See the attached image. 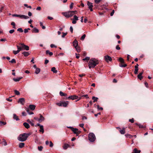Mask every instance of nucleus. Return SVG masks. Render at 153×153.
I'll return each instance as SVG.
<instances>
[{"label": "nucleus", "mask_w": 153, "mask_h": 153, "mask_svg": "<svg viewBox=\"0 0 153 153\" xmlns=\"http://www.w3.org/2000/svg\"><path fill=\"white\" fill-rule=\"evenodd\" d=\"M99 64V62L97 59L94 58H91L90 59L88 63V66L89 68H94L97 65Z\"/></svg>", "instance_id": "nucleus-1"}, {"label": "nucleus", "mask_w": 153, "mask_h": 153, "mask_svg": "<svg viewBox=\"0 0 153 153\" xmlns=\"http://www.w3.org/2000/svg\"><path fill=\"white\" fill-rule=\"evenodd\" d=\"M77 13L76 11H68L67 12L63 13H62L66 17L69 18L72 16L74 14Z\"/></svg>", "instance_id": "nucleus-2"}, {"label": "nucleus", "mask_w": 153, "mask_h": 153, "mask_svg": "<svg viewBox=\"0 0 153 153\" xmlns=\"http://www.w3.org/2000/svg\"><path fill=\"white\" fill-rule=\"evenodd\" d=\"M24 133L20 134L18 137V140L21 142L25 141L27 139V136Z\"/></svg>", "instance_id": "nucleus-3"}, {"label": "nucleus", "mask_w": 153, "mask_h": 153, "mask_svg": "<svg viewBox=\"0 0 153 153\" xmlns=\"http://www.w3.org/2000/svg\"><path fill=\"white\" fill-rule=\"evenodd\" d=\"M36 106H29V107L26 108V111L29 115L33 114V113L32 111L30 112V110H33L35 108Z\"/></svg>", "instance_id": "nucleus-4"}, {"label": "nucleus", "mask_w": 153, "mask_h": 153, "mask_svg": "<svg viewBox=\"0 0 153 153\" xmlns=\"http://www.w3.org/2000/svg\"><path fill=\"white\" fill-rule=\"evenodd\" d=\"M88 139L91 142H94L96 140V137L93 133H90L88 135Z\"/></svg>", "instance_id": "nucleus-5"}, {"label": "nucleus", "mask_w": 153, "mask_h": 153, "mask_svg": "<svg viewBox=\"0 0 153 153\" xmlns=\"http://www.w3.org/2000/svg\"><path fill=\"white\" fill-rule=\"evenodd\" d=\"M13 17H19L21 19H27L29 18V17L27 16L23 15H18L16 14H13Z\"/></svg>", "instance_id": "nucleus-6"}, {"label": "nucleus", "mask_w": 153, "mask_h": 153, "mask_svg": "<svg viewBox=\"0 0 153 153\" xmlns=\"http://www.w3.org/2000/svg\"><path fill=\"white\" fill-rule=\"evenodd\" d=\"M68 128L71 129L72 131L74 132V133L75 134H76V135L78 136V134L80 133L81 131H79L78 129L76 128H74L72 127H69Z\"/></svg>", "instance_id": "nucleus-7"}, {"label": "nucleus", "mask_w": 153, "mask_h": 153, "mask_svg": "<svg viewBox=\"0 0 153 153\" xmlns=\"http://www.w3.org/2000/svg\"><path fill=\"white\" fill-rule=\"evenodd\" d=\"M57 105H67L69 104V102L68 101H60L59 102L56 103Z\"/></svg>", "instance_id": "nucleus-8"}, {"label": "nucleus", "mask_w": 153, "mask_h": 153, "mask_svg": "<svg viewBox=\"0 0 153 153\" xmlns=\"http://www.w3.org/2000/svg\"><path fill=\"white\" fill-rule=\"evenodd\" d=\"M104 58L105 60L107 62H108L109 61H111L112 60L111 57L108 55L105 56Z\"/></svg>", "instance_id": "nucleus-9"}, {"label": "nucleus", "mask_w": 153, "mask_h": 153, "mask_svg": "<svg viewBox=\"0 0 153 153\" xmlns=\"http://www.w3.org/2000/svg\"><path fill=\"white\" fill-rule=\"evenodd\" d=\"M19 103H20L21 104L23 105L25 104V100L24 98H20L18 101Z\"/></svg>", "instance_id": "nucleus-10"}, {"label": "nucleus", "mask_w": 153, "mask_h": 153, "mask_svg": "<svg viewBox=\"0 0 153 153\" xmlns=\"http://www.w3.org/2000/svg\"><path fill=\"white\" fill-rule=\"evenodd\" d=\"M138 65L137 64L134 67H135V71H134V73L135 74H137L138 73Z\"/></svg>", "instance_id": "nucleus-11"}, {"label": "nucleus", "mask_w": 153, "mask_h": 153, "mask_svg": "<svg viewBox=\"0 0 153 153\" xmlns=\"http://www.w3.org/2000/svg\"><path fill=\"white\" fill-rule=\"evenodd\" d=\"M73 46L75 48L78 46V43L76 39H75L73 42Z\"/></svg>", "instance_id": "nucleus-12"}, {"label": "nucleus", "mask_w": 153, "mask_h": 153, "mask_svg": "<svg viewBox=\"0 0 153 153\" xmlns=\"http://www.w3.org/2000/svg\"><path fill=\"white\" fill-rule=\"evenodd\" d=\"M78 97L75 95L70 96L68 97V99H71L72 100L76 99Z\"/></svg>", "instance_id": "nucleus-13"}, {"label": "nucleus", "mask_w": 153, "mask_h": 153, "mask_svg": "<svg viewBox=\"0 0 153 153\" xmlns=\"http://www.w3.org/2000/svg\"><path fill=\"white\" fill-rule=\"evenodd\" d=\"M143 71L142 72L140 73L137 76L138 78L140 80H141L143 78V76H142V75L143 73Z\"/></svg>", "instance_id": "nucleus-14"}, {"label": "nucleus", "mask_w": 153, "mask_h": 153, "mask_svg": "<svg viewBox=\"0 0 153 153\" xmlns=\"http://www.w3.org/2000/svg\"><path fill=\"white\" fill-rule=\"evenodd\" d=\"M23 125L27 129L29 128L30 127L29 124L26 122H25L23 123Z\"/></svg>", "instance_id": "nucleus-15"}, {"label": "nucleus", "mask_w": 153, "mask_h": 153, "mask_svg": "<svg viewBox=\"0 0 153 153\" xmlns=\"http://www.w3.org/2000/svg\"><path fill=\"white\" fill-rule=\"evenodd\" d=\"M33 33H38L39 32V30L36 27H34L32 30Z\"/></svg>", "instance_id": "nucleus-16"}, {"label": "nucleus", "mask_w": 153, "mask_h": 153, "mask_svg": "<svg viewBox=\"0 0 153 153\" xmlns=\"http://www.w3.org/2000/svg\"><path fill=\"white\" fill-rule=\"evenodd\" d=\"M40 118H39V122H41L42 121H43L45 120V118L41 114H40Z\"/></svg>", "instance_id": "nucleus-17"}, {"label": "nucleus", "mask_w": 153, "mask_h": 153, "mask_svg": "<svg viewBox=\"0 0 153 153\" xmlns=\"http://www.w3.org/2000/svg\"><path fill=\"white\" fill-rule=\"evenodd\" d=\"M69 146H70L68 144L65 143L64 144L63 148L64 149H66Z\"/></svg>", "instance_id": "nucleus-18"}, {"label": "nucleus", "mask_w": 153, "mask_h": 153, "mask_svg": "<svg viewBox=\"0 0 153 153\" xmlns=\"http://www.w3.org/2000/svg\"><path fill=\"white\" fill-rule=\"evenodd\" d=\"M19 45H20L19 47L22 50H24V47L25 45L23 43H20L19 44Z\"/></svg>", "instance_id": "nucleus-19"}, {"label": "nucleus", "mask_w": 153, "mask_h": 153, "mask_svg": "<svg viewBox=\"0 0 153 153\" xmlns=\"http://www.w3.org/2000/svg\"><path fill=\"white\" fill-rule=\"evenodd\" d=\"M13 119L16 120V121L19 120L18 117L15 114H13Z\"/></svg>", "instance_id": "nucleus-20"}, {"label": "nucleus", "mask_w": 153, "mask_h": 153, "mask_svg": "<svg viewBox=\"0 0 153 153\" xmlns=\"http://www.w3.org/2000/svg\"><path fill=\"white\" fill-rule=\"evenodd\" d=\"M40 130L39 131L40 132H42V133H44V131L43 128V126L42 125L41 126H40Z\"/></svg>", "instance_id": "nucleus-21"}, {"label": "nucleus", "mask_w": 153, "mask_h": 153, "mask_svg": "<svg viewBox=\"0 0 153 153\" xmlns=\"http://www.w3.org/2000/svg\"><path fill=\"white\" fill-rule=\"evenodd\" d=\"M140 151L137 150L136 148H135L133 150V153H140Z\"/></svg>", "instance_id": "nucleus-22"}, {"label": "nucleus", "mask_w": 153, "mask_h": 153, "mask_svg": "<svg viewBox=\"0 0 153 153\" xmlns=\"http://www.w3.org/2000/svg\"><path fill=\"white\" fill-rule=\"evenodd\" d=\"M25 144L24 143H20L19 144V147L21 148H23Z\"/></svg>", "instance_id": "nucleus-23"}, {"label": "nucleus", "mask_w": 153, "mask_h": 153, "mask_svg": "<svg viewBox=\"0 0 153 153\" xmlns=\"http://www.w3.org/2000/svg\"><path fill=\"white\" fill-rule=\"evenodd\" d=\"M22 53L25 56H27L30 54V53L28 52H24Z\"/></svg>", "instance_id": "nucleus-24"}, {"label": "nucleus", "mask_w": 153, "mask_h": 153, "mask_svg": "<svg viewBox=\"0 0 153 153\" xmlns=\"http://www.w3.org/2000/svg\"><path fill=\"white\" fill-rule=\"evenodd\" d=\"M51 71L55 73H56L57 72V71L56 70V68L54 67H53L52 68Z\"/></svg>", "instance_id": "nucleus-25"}, {"label": "nucleus", "mask_w": 153, "mask_h": 153, "mask_svg": "<svg viewBox=\"0 0 153 153\" xmlns=\"http://www.w3.org/2000/svg\"><path fill=\"white\" fill-rule=\"evenodd\" d=\"M120 133L121 134H124L125 133V128H123L122 130H119Z\"/></svg>", "instance_id": "nucleus-26"}, {"label": "nucleus", "mask_w": 153, "mask_h": 153, "mask_svg": "<svg viewBox=\"0 0 153 153\" xmlns=\"http://www.w3.org/2000/svg\"><path fill=\"white\" fill-rule=\"evenodd\" d=\"M22 78V77H19L18 78H13V80L15 82H18Z\"/></svg>", "instance_id": "nucleus-27"}, {"label": "nucleus", "mask_w": 153, "mask_h": 153, "mask_svg": "<svg viewBox=\"0 0 153 153\" xmlns=\"http://www.w3.org/2000/svg\"><path fill=\"white\" fill-rule=\"evenodd\" d=\"M46 54H49L50 56H51L53 54V53L50 52L49 50L46 51Z\"/></svg>", "instance_id": "nucleus-28"}, {"label": "nucleus", "mask_w": 153, "mask_h": 153, "mask_svg": "<svg viewBox=\"0 0 153 153\" xmlns=\"http://www.w3.org/2000/svg\"><path fill=\"white\" fill-rule=\"evenodd\" d=\"M6 122L3 121H0V126H1L6 124Z\"/></svg>", "instance_id": "nucleus-29"}, {"label": "nucleus", "mask_w": 153, "mask_h": 153, "mask_svg": "<svg viewBox=\"0 0 153 153\" xmlns=\"http://www.w3.org/2000/svg\"><path fill=\"white\" fill-rule=\"evenodd\" d=\"M4 146H6L7 145L6 141L4 139H3L1 143Z\"/></svg>", "instance_id": "nucleus-30"}, {"label": "nucleus", "mask_w": 153, "mask_h": 153, "mask_svg": "<svg viewBox=\"0 0 153 153\" xmlns=\"http://www.w3.org/2000/svg\"><path fill=\"white\" fill-rule=\"evenodd\" d=\"M40 72V68H36L35 71V73L36 74H38Z\"/></svg>", "instance_id": "nucleus-31"}, {"label": "nucleus", "mask_w": 153, "mask_h": 153, "mask_svg": "<svg viewBox=\"0 0 153 153\" xmlns=\"http://www.w3.org/2000/svg\"><path fill=\"white\" fill-rule=\"evenodd\" d=\"M87 5L88 6V8L92 7H93L92 3L88 1L87 2Z\"/></svg>", "instance_id": "nucleus-32"}, {"label": "nucleus", "mask_w": 153, "mask_h": 153, "mask_svg": "<svg viewBox=\"0 0 153 153\" xmlns=\"http://www.w3.org/2000/svg\"><path fill=\"white\" fill-rule=\"evenodd\" d=\"M75 48H76V51H77L78 52H80V48L79 46H78L76 47H75Z\"/></svg>", "instance_id": "nucleus-33"}, {"label": "nucleus", "mask_w": 153, "mask_h": 153, "mask_svg": "<svg viewBox=\"0 0 153 153\" xmlns=\"http://www.w3.org/2000/svg\"><path fill=\"white\" fill-rule=\"evenodd\" d=\"M119 61L122 64H123L124 63V59L121 57H120L119 59Z\"/></svg>", "instance_id": "nucleus-34"}, {"label": "nucleus", "mask_w": 153, "mask_h": 153, "mask_svg": "<svg viewBox=\"0 0 153 153\" xmlns=\"http://www.w3.org/2000/svg\"><path fill=\"white\" fill-rule=\"evenodd\" d=\"M125 136L127 137H129V138H131L133 137V136H132L129 134H126L125 135Z\"/></svg>", "instance_id": "nucleus-35"}, {"label": "nucleus", "mask_w": 153, "mask_h": 153, "mask_svg": "<svg viewBox=\"0 0 153 153\" xmlns=\"http://www.w3.org/2000/svg\"><path fill=\"white\" fill-rule=\"evenodd\" d=\"M92 99L93 100V102H95L97 101L98 98L95 97H92Z\"/></svg>", "instance_id": "nucleus-36"}, {"label": "nucleus", "mask_w": 153, "mask_h": 153, "mask_svg": "<svg viewBox=\"0 0 153 153\" xmlns=\"http://www.w3.org/2000/svg\"><path fill=\"white\" fill-rule=\"evenodd\" d=\"M59 94L61 96H66V94L64 93L62 91L60 92Z\"/></svg>", "instance_id": "nucleus-37"}, {"label": "nucleus", "mask_w": 153, "mask_h": 153, "mask_svg": "<svg viewBox=\"0 0 153 153\" xmlns=\"http://www.w3.org/2000/svg\"><path fill=\"white\" fill-rule=\"evenodd\" d=\"M24 46L25 47H24V50H25L27 51L29 50V48L28 46L25 45Z\"/></svg>", "instance_id": "nucleus-38"}, {"label": "nucleus", "mask_w": 153, "mask_h": 153, "mask_svg": "<svg viewBox=\"0 0 153 153\" xmlns=\"http://www.w3.org/2000/svg\"><path fill=\"white\" fill-rule=\"evenodd\" d=\"M27 122L30 124L32 126H34V124L30 120L28 119L27 120Z\"/></svg>", "instance_id": "nucleus-39"}, {"label": "nucleus", "mask_w": 153, "mask_h": 153, "mask_svg": "<svg viewBox=\"0 0 153 153\" xmlns=\"http://www.w3.org/2000/svg\"><path fill=\"white\" fill-rule=\"evenodd\" d=\"M14 91L15 94L16 95H20V92L18 91H17L16 90H15Z\"/></svg>", "instance_id": "nucleus-40"}, {"label": "nucleus", "mask_w": 153, "mask_h": 153, "mask_svg": "<svg viewBox=\"0 0 153 153\" xmlns=\"http://www.w3.org/2000/svg\"><path fill=\"white\" fill-rule=\"evenodd\" d=\"M40 26L42 27L43 29H44L45 28V27L44 26H43V23L42 22H40Z\"/></svg>", "instance_id": "nucleus-41"}, {"label": "nucleus", "mask_w": 153, "mask_h": 153, "mask_svg": "<svg viewBox=\"0 0 153 153\" xmlns=\"http://www.w3.org/2000/svg\"><path fill=\"white\" fill-rule=\"evenodd\" d=\"M85 36L86 35L85 34H83L81 37L80 39L81 40H83L84 39Z\"/></svg>", "instance_id": "nucleus-42"}, {"label": "nucleus", "mask_w": 153, "mask_h": 153, "mask_svg": "<svg viewBox=\"0 0 153 153\" xmlns=\"http://www.w3.org/2000/svg\"><path fill=\"white\" fill-rule=\"evenodd\" d=\"M43 148V147L42 146H38V149L39 150V151H42Z\"/></svg>", "instance_id": "nucleus-43"}, {"label": "nucleus", "mask_w": 153, "mask_h": 153, "mask_svg": "<svg viewBox=\"0 0 153 153\" xmlns=\"http://www.w3.org/2000/svg\"><path fill=\"white\" fill-rule=\"evenodd\" d=\"M74 20H75L76 21L78 20V17L76 15H74Z\"/></svg>", "instance_id": "nucleus-44"}, {"label": "nucleus", "mask_w": 153, "mask_h": 153, "mask_svg": "<svg viewBox=\"0 0 153 153\" xmlns=\"http://www.w3.org/2000/svg\"><path fill=\"white\" fill-rule=\"evenodd\" d=\"M9 62L11 63H16V61L14 59H12L11 60L9 61Z\"/></svg>", "instance_id": "nucleus-45"}, {"label": "nucleus", "mask_w": 153, "mask_h": 153, "mask_svg": "<svg viewBox=\"0 0 153 153\" xmlns=\"http://www.w3.org/2000/svg\"><path fill=\"white\" fill-rule=\"evenodd\" d=\"M97 108L99 110L102 111L103 110V108L102 107H100V106H97Z\"/></svg>", "instance_id": "nucleus-46"}, {"label": "nucleus", "mask_w": 153, "mask_h": 153, "mask_svg": "<svg viewBox=\"0 0 153 153\" xmlns=\"http://www.w3.org/2000/svg\"><path fill=\"white\" fill-rule=\"evenodd\" d=\"M90 59V57H87L85 58L84 59H83V60L85 61V60H87L88 61Z\"/></svg>", "instance_id": "nucleus-47"}, {"label": "nucleus", "mask_w": 153, "mask_h": 153, "mask_svg": "<svg viewBox=\"0 0 153 153\" xmlns=\"http://www.w3.org/2000/svg\"><path fill=\"white\" fill-rule=\"evenodd\" d=\"M11 24L12 25H13V28H16V27H15V23L13 22H12L11 23Z\"/></svg>", "instance_id": "nucleus-48"}, {"label": "nucleus", "mask_w": 153, "mask_h": 153, "mask_svg": "<svg viewBox=\"0 0 153 153\" xmlns=\"http://www.w3.org/2000/svg\"><path fill=\"white\" fill-rule=\"evenodd\" d=\"M62 33L63 35H62V38H64L65 37V36L67 35V33H65L64 32H62Z\"/></svg>", "instance_id": "nucleus-49"}, {"label": "nucleus", "mask_w": 153, "mask_h": 153, "mask_svg": "<svg viewBox=\"0 0 153 153\" xmlns=\"http://www.w3.org/2000/svg\"><path fill=\"white\" fill-rule=\"evenodd\" d=\"M126 66H127V65L126 64H124V65H123V64H121L120 65V66L121 67H125Z\"/></svg>", "instance_id": "nucleus-50"}, {"label": "nucleus", "mask_w": 153, "mask_h": 153, "mask_svg": "<svg viewBox=\"0 0 153 153\" xmlns=\"http://www.w3.org/2000/svg\"><path fill=\"white\" fill-rule=\"evenodd\" d=\"M17 31L20 32H22L23 31V30L21 28H19L17 29Z\"/></svg>", "instance_id": "nucleus-51"}, {"label": "nucleus", "mask_w": 153, "mask_h": 153, "mask_svg": "<svg viewBox=\"0 0 153 153\" xmlns=\"http://www.w3.org/2000/svg\"><path fill=\"white\" fill-rule=\"evenodd\" d=\"M16 47L17 48L18 50L17 51H19V52L21 50H22V49L21 48H20L19 47V46L17 45H16Z\"/></svg>", "instance_id": "nucleus-52"}, {"label": "nucleus", "mask_w": 153, "mask_h": 153, "mask_svg": "<svg viewBox=\"0 0 153 153\" xmlns=\"http://www.w3.org/2000/svg\"><path fill=\"white\" fill-rule=\"evenodd\" d=\"M13 53L15 55H16L19 53V51H13Z\"/></svg>", "instance_id": "nucleus-53"}, {"label": "nucleus", "mask_w": 153, "mask_h": 153, "mask_svg": "<svg viewBox=\"0 0 153 153\" xmlns=\"http://www.w3.org/2000/svg\"><path fill=\"white\" fill-rule=\"evenodd\" d=\"M25 134L27 136V138L29 136H30L31 134V133H25Z\"/></svg>", "instance_id": "nucleus-54"}, {"label": "nucleus", "mask_w": 153, "mask_h": 153, "mask_svg": "<svg viewBox=\"0 0 153 153\" xmlns=\"http://www.w3.org/2000/svg\"><path fill=\"white\" fill-rule=\"evenodd\" d=\"M129 122H131V123H133L134 122V119L133 118H132V119H130L129 120Z\"/></svg>", "instance_id": "nucleus-55"}, {"label": "nucleus", "mask_w": 153, "mask_h": 153, "mask_svg": "<svg viewBox=\"0 0 153 153\" xmlns=\"http://www.w3.org/2000/svg\"><path fill=\"white\" fill-rule=\"evenodd\" d=\"M15 31V30L14 29H12L10 30L9 31V32L10 33H13Z\"/></svg>", "instance_id": "nucleus-56"}, {"label": "nucleus", "mask_w": 153, "mask_h": 153, "mask_svg": "<svg viewBox=\"0 0 153 153\" xmlns=\"http://www.w3.org/2000/svg\"><path fill=\"white\" fill-rule=\"evenodd\" d=\"M116 49L117 50H120V48L119 47V45H118L116 46Z\"/></svg>", "instance_id": "nucleus-57"}, {"label": "nucleus", "mask_w": 153, "mask_h": 153, "mask_svg": "<svg viewBox=\"0 0 153 153\" xmlns=\"http://www.w3.org/2000/svg\"><path fill=\"white\" fill-rule=\"evenodd\" d=\"M140 128H144L143 126L140 124H139L138 126Z\"/></svg>", "instance_id": "nucleus-58"}, {"label": "nucleus", "mask_w": 153, "mask_h": 153, "mask_svg": "<svg viewBox=\"0 0 153 153\" xmlns=\"http://www.w3.org/2000/svg\"><path fill=\"white\" fill-rule=\"evenodd\" d=\"M74 5V3L72 2L71 3V5L70 6V8L71 9L73 7V5Z\"/></svg>", "instance_id": "nucleus-59"}, {"label": "nucleus", "mask_w": 153, "mask_h": 153, "mask_svg": "<svg viewBox=\"0 0 153 153\" xmlns=\"http://www.w3.org/2000/svg\"><path fill=\"white\" fill-rule=\"evenodd\" d=\"M102 0H95V2L96 3H99Z\"/></svg>", "instance_id": "nucleus-60"}, {"label": "nucleus", "mask_w": 153, "mask_h": 153, "mask_svg": "<svg viewBox=\"0 0 153 153\" xmlns=\"http://www.w3.org/2000/svg\"><path fill=\"white\" fill-rule=\"evenodd\" d=\"M50 147H52L53 146V143H52V142L51 141H50Z\"/></svg>", "instance_id": "nucleus-61"}, {"label": "nucleus", "mask_w": 153, "mask_h": 153, "mask_svg": "<svg viewBox=\"0 0 153 153\" xmlns=\"http://www.w3.org/2000/svg\"><path fill=\"white\" fill-rule=\"evenodd\" d=\"M50 46L51 48H53L54 47H55V48L56 47L55 45L53 44H51L50 45Z\"/></svg>", "instance_id": "nucleus-62"}, {"label": "nucleus", "mask_w": 153, "mask_h": 153, "mask_svg": "<svg viewBox=\"0 0 153 153\" xmlns=\"http://www.w3.org/2000/svg\"><path fill=\"white\" fill-rule=\"evenodd\" d=\"M70 30L71 33L73 32V28L72 26H71L70 28Z\"/></svg>", "instance_id": "nucleus-63"}, {"label": "nucleus", "mask_w": 153, "mask_h": 153, "mask_svg": "<svg viewBox=\"0 0 153 153\" xmlns=\"http://www.w3.org/2000/svg\"><path fill=\"white\" fill-rule=\"evenodd\" d=\"M76 23V21L74 20V19H72V23L73 24H75Z\"/></svg>", "instance_id": "nucleus-64"}]
</instances>
